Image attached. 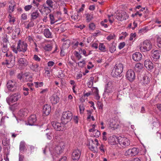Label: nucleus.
Listing matches in <instances>:
<instances>
[{
    "label": "nucleus",
    "instance_id": "6",
    "mask_svg": "<svg viewBox=\"0 0 161 161\" xmlns=\"http://www.w3.org/2000/svg\"><path fill=\"white\" fill-rule=\"evenodd\" d=\"M116 139L119 144L123 147L127 146L130 144V140L125 137L119 136Z\"/></svg>",
    "mask_w": 161,
    "mask_h": 161
},
{
    "label": "nucleus",
    "instance_id": "20",
    "mask_svg": "<svg viewBox=\"0 0 161 161\" xmlns=\"http://www.w3.org/2000/svg\"><path fill=\"white\" fill-rule=\"evenodd\" d=\"M109 122L110 126L112 127L114 129H117L119 127V125L117 119H111Z\"/></svg>",
    "mask_w": 161,
    "mask_h": 161
},
{
    "label": "nucleus",
    "instance_id": "18",
    "mask_svg": "<svg viewBox=\"0 0 161 161\" xmlns=\"http://www.w3.org/2000/svg\"><path fill=\"white\" fill-rule=\"evenodd\" d=\"M152 56L154 61H156L159 58L161 54V52L158 50H153Z\"/></svg>",
    "mask_w": 161,
    "mask_h": 161
},
{
    "label": "nucleus",
    "instance_id": "38",
    "mask_svg": "<svg viewBox=\"0 0 161 161\" xmlns=\"http://www.w3.org/2000/svg\"><path fill=\"white\" fill-rule=\"evenodd\" d=\"M19 151L21 152H24L25 149V143L24 141H21L20 143Z\"/></svg>",
    "mask_w": 161,
    "mask_h": 161
},
{
    "label": "nucleus",
    "instance_id": "54",
    "mask_svg": "<svg viewBox=\"0 0 161 161\" xmlns=\"http://www.w3.org/2000/svg\"><path fill=\"white\" fill-rule=\"evenodd\" d=\"M158 46L161 48V36L158 37L157 39Z\"/></svg>",
    "mask_w": 161,
    "mask_h": 161
},
{
    "label": "nucleus",
    "instance_id": "19",
    "mask_svg": "<svg viewBox=\"0 0 161 161\" xmlns=\"http://www.w3.org/2000/svg\"><path fill=\"white\" fill-rule=\"evenodd\" d=\"M20 97L21 96L19 94L15 93L10 96L9 101L12 103H13L17 102Z\"/></svg>",
    "mask_w": 161,
    "mask_h": 161
},
{
    "label": "nucleus",
    "instance_id": "3",
    "mask_svg": "<svg viewBox=\"0 0 161 161\" xmlns=\"http://www.w3.org/2000/svg\"><path fill=\"white\" fill-rule=\"evenodd\" d=\"M123 68V64L121 63L116 64L112 70L111 75L114 77H115L121 76Z\"/></svg>",
    "mask_w": 161,
    "mask_h": 161
},
{
    "label": "nucleus",
    "instance_id": "11",
    "mask_svg": "<svg viewBox=\"0 0 161 161\" xmlns=\"http://www.w3.org/2000/svg\"><path fill=\"white\" fill-rule=\"evenodd\" d=\"M138 79L140 83L142 85H146L150 82V78L146 75H142V76H138Z\"/></svg>",
    "mask_w": 161,
    "mask_h": 161
},
{
    "label": "nucleus",
    "instance_id": "15",
    "mask_svg": "<svg viewBox=\"0 0 161 161\" xmlns=\"http://www.w3.org/2000/svg\"><path fill=\"white\" fill-rule=\"evenodd\" d=\"M81 155V151L76 149L73 151L72 153V158L73 160H78Z\"/></svg>",
    "mask_w": 161,
    "mask_h": 161
},
{
    "label": "nucleus",
    "instance_id": "25",
    "mask_svg": "<svg viewBox=\"0 0 161 161\" xmlns=\"http://www.w3.org/2000/svg\"><path fill=\"white\" fill-rule=\"evenodd\" d=\"M9 58V60H8L9 64L8 66L9 68H11L15 64V57L13 55H11L10 57Z\"/></svg>",
    "mask_w": 161,
    "mask_h": 161
},
{
    "label": "nucleus",
    "instance_id": "5",
    "mask_svg": "<svg viewBox=\"0 0 161 161\" xmlns=\"http://www.w3.org/2000/svg\"><path fill=\"white\" fill-rule=\"evenodd\" d=\"M72 118V113L69 111H66L63 113L61 119L63 123L66 124Z\"/></svg>",
    "mask_w": 161,
    "mask_h": 161
},
{
    "label": "nucleus",
    "instance_id": "4",
    "mask_svg": "<svg viewBox=\"0 0 161 161\" xmlns=\"http://www.w3.org/2000/svg\"><path fill=\"white\" fill-rule=\"evenodd\" d=\"M152 46V44L150 41L146 40L140 45V49L142 52L148 51L151 49Z\"/></svg>",
    "mask_w": 161,
    "mask_h": 161
},
{
    "label": "nucleus",
    "instance_id": "51",
    "mask_svg": "<svg viewBox=\"0 0 161 161\" xmlns=\"http://www.w3.org/2000/svg\"><path fill=\"white\" fill-rule=\"evenodd\" d=\"M33 59L37 62H39L41 60V58L36 54L34 55Z\"/></svg>",
    "mask_w": 161,
    "mask_h": 161
},
{
    "label": "nucleus",
    "instance_id": "7",
    "mask_svg": "<svg viewBox=\"0 0 161 161\" xmlns=\"http://www.w3.org/2000/svg\"><path fill=\"white\" fill-rule=\"evenodd\" d=\"M99 143L97 139H95L94 140H91L89 142V149L94 152H96L97 151V146L98 145Z\"/></svg>",
    "mask_w": 161,
    "mask_h": 161
},
{
    "label": "nucleus",
    "instance_id": "40",
    "mask_svg": "<svg viewBox=\"0 0 161 161\" xmlns=\"http://www.w3.org/2000/svg\"><path fill=\"white\" fill-rule=\"evenodd\" d=\"M94 78L91 77L89 80V81L87 83V85L89 88H91L93 85Z\"/></svg>",
    "mask_w": 161,
    "mask_h": 161
},
{
    "label": "nucleus",
    "instance_id": "28",
    "mask_svg": "<svg viewBox=\"0 0 161 161\" xmlns=\"http://www.w3.org/2000/svg\"><path fill=\"white\" fill-rule=\"evenodd\" d=\"M30 69L32 71L37 72L38 71L39 64L36 63H32L30 64L29 65Z\"/></svg>",
    "mask_w": 161,
    "mask_h": 161
},
{
    "label": "nucleus",
    "instance_id": "37",
    "mask_svg": "<svg viewBox=\"0 0 161 161\" xmlns=\"http://www.w3.org/2000/svg\"><path fill=\"white\" fill-rule=\"evenodd\" d=\"M49 18L50 20V24L52 25L58 21V19L52 14H49Z\"/></svg>",
    "mask_w": 161,
    "mask_h": 161
},
{
    "label": "nucleus",
    "instance_id": "49",
    "mask_svg": "<svg viewBox=\"0 0 161 161\" xmlns=\"http://www.w3.org/2000/svg\"><path fill=\"white\" fill-rule=\"evenodd\" d=\"M53 133L52 131L46 133V135L47 138L48 140H51L52 138Z\"/></svg>",
    "mask_w": 161,
    "mask_h": 161
},
{
    "label": "nucleus",
    "instance_id": "29",
    "mask_svg": "<svg viewBox=\"0 0 161 161\" xmlns=\"http://www.w3.org/2000/svg\"><path fill=\"white\" fill-rule=\"evenodd\" d=\"M92 92L93 95L95 96L96 99L99 100L100 98V96L98 94V90L97 87H93L92 88Z\"/></svg>",
    "mask_w": 161,
    "mask_h": 161
},
{
    "label": "nucleus",
    "instance_id": "63",
    "mask_svg": "<svg viewBox=\"0 0 161 161\" xmlns=\"http://www.w3.org/2000/svg\"><path fill=\"white\" fill-rule=\"evenodd\" d=\"M34 25V22L32 21H30L27 25V26L26 27V28L27 29H28L30 27H33Z\"/></svg>",
    "mask_w": 161,
    "mask_h": 161
},
{
    "label": "nucleus",
    "instance_id": "47",
    "mask_svg": "<svg viewBox=\"0 0 161 161\" xmlns=\"http://www.w3.org/2000/svg\"><path fill=\"white\" fill-rule=\"evenodd\" d=\"M34 85L36 88L38 87H41L43 85V83L42 82H34Z\"/></svg>",
    "mask_w": 161,
    "mask_h": 161
},
{
    "label": "nucleus",
    "instance_id": "52",
    "mask_svg": "<svg viewBox=\"0 0 161 161\" xmlns=\"http://www.w3.org/2000/svg\"><path fill=\"white\" fill-rule=\"evenodd\" d=\"M115 36L114 34H110L107 37V39L108 41H110L112 39H114L115 37Z\"/></svg>",
    "mask_w": 161,
    "mask_h": 161
},
{
    "label": "nucleus",
    "instance_id": "33",
    "mask_svg": "<svg viewBox=\"0 0 161 161\" xmlns=\"http://www.w3.org/2000/svg\"><path fill=\"white\" fill-rule=\"evenodd\" d=\"M143 68V65L142 64L140 63H136L135 67V69L137 72H140Z\"/></svg>",
    "mask_w": 161,
    "mask_h": 161
},
{
    "label": "nucleus",
    "instance_id": "35",
    "mask_svg": "<svg viewBox=\"0 0 161 161\" xmlns=\"http://www.w3.org/2000/svg\"><path fill=\"white\" fill-rule=\"evenodd\" d=\"M81 17V15L80 14L75 13L74 15L71 16V18L75 21H78L79 20Z\"/></svg>",
    "mask_w": 161,
    "mask_h": 161
},
{
    "label": "nucleus",
    "instance_id": "21",
    "mask_svg": "<svg viewBox=\"0 0 161 161\" xmlns=\"http://www.w3.org/2000/svg\"><path fill=\"white\" fill-rule=\"evenodd\" d=\"M36 120V116L35 115H32L29 118L28 120V125H35Z\"/></svg>",
    "mask_w": 161,
    "mask_h": 161
},
{
    "label": "nucleus",
    "instance_id": "34",
    "mask_svg": "<svg viewBox=\"0 0 161 161\" xmlns=\"http://www.w3.org/2000/svg\"><path fill=\"white\" fill-rule=\"evenodd\" d=\"M116 44L114 43H112L108 45L109 51L111 53H113L116 50Z\"/></svg>",
    "mask_w": 161,
    "mask_h": 161
},
{
    "label": "nucleus",
    "instance_id": "60",
    "mask_svg": "<svg viewBox=\"0 0 161 161\" xmlns=\"http://www.w3.org/2000/svg\"><path fill=\"white\" fill-rule=\"evenodd\" d=\"M75 55L76 57L78 60H80L81 58V56L77 52L75 51Z\"/></svg>",
    "mask_w": 161,
    "mask_h": 161
},
{
    "label": "nucleus",
    "instance_id": "41",
    "mask_svg": "<svg viewBox=\"0 0 161 161\" xmlns=\"http://www.w3.org/2000/svg\"><path fill=\"white\" fill-rule=\"evenodd\" d=\"M85 15L86 18V20L88 22H90L92 20L93 17L92 15L88 13L85 14Z\"/></svg>",
    "mask_w": 161,
    "mask_h": 161
},
{
    "label": "nucleus",
    "instance_id": "64",
    "mask_svg": "<svg viewBox=\"0 0 161 161\" xmlns=\"http://www.w3.org/2000/svg\"><path fill=\"white\" fill-rule=\"evenodd\" d=\"M125 45V42H122L120 43L119 45V48L121 49L123 48Z\"/></svg>",
    "mask_w": 161,
    "mask_h": 161
},
{
    "label": "nucleus",
    "instance_id": "31",
    "mask_svg": "<svg viewBox=\"0 0 161 161\" xmlns=\"http://www.w3.org/2000/svg\"><path fill=\"white\" fill-rule=\"evenodd\" d=\"M108 142L111 145H115L116 144L115 140V136H110L108 138Z\"/></svg>",
    "mask_w": 161,
    "mask_h": 161
},
{
    "label": "nucleus",
    "instance_id": "59",
    "mask_svg": "<svg viewBox=\"0 0 161 161\" xmlns=\"http://www.w3.org/2000/svg\"><path fill=\"white\" fill-rule=\"evenodd\" d=\"M3 44H6L8 42V38L7 37V35H6L5 37L3 38Z\"/></svg>",
    "mask_w": 161,
    "mask_h": 161
},
{
    "label": "nucleus",
    "instance_id": "27",
    "mask_svg": "<svg viewBox=\"0 0 161 161\" xmlns=\"http://www.w3.org/2000/svg\"><path fill=\"white\" fill-rule=\"evenodd\" d=\"M40 16V14L38 10H36L35 11L33 12L31 14V19L32 20H35L39 17Z\"/></svg>",
    "mask_w": 161,
    "mask_h": 161
},
{
    "label": "nucleus",
    "instance_id": "2",
    "mask_svg": "<svg viewBox=\"0 0 161 161\" xmlns=\"http://www.w3.org/2000/svg\"><path fill=\"white\" fill-rule=\"evenodd\" d=\"M12 50L16 54H17L18 51L19 52H22L25 53L27 50V44L24 42H22L19 40L17 43L16 48L14 46H12L11 47Z\"/></svg>",
    "mask_w": 161,
    "mask_h": 161
},
{
    "label": "nucleus",
    "instance_id": "44",
    "mask_svg": "<svg viewBox=\"0 0 161 161\" xmlns=\"http://www.w3.org/2000/svg\"><path fill=\"white\" fill-rule=\"evenodd\" d=\"M8 17L9 18V22L11 24L12 23H13L12 24H13L15 21L14 18L12 17L11 14H9Z\"/></svg>",
    "mask_w": 161,
    "mask_h": 161
},
{
    "label": "nucleus",
    "instance_id": "50",
    "mask_svg": "<svg viewBox=\"0 0 161 161\" xmlns=\"http://www.w3.org/2000/svg\"><path fill=\"white\" fill-rule=\"evenodd\" d=\"M105 47L103 43H100L99 46V49L102 51H104Z\"/></svg>",
    "mask_w": 161,
    "mask_h": 161
},
{
    "label": "nucleus",
    "instance_id": "16",
    "mask_svg": "<svg viewBox=\"0 0 161 161\" xmlns=\"http://www.w3.org/2000/svg\"><path fill=\"white\" fill-rule=\"evenodd\" d=\"M114 89L111 82H109L105 86L104 93L105 94L111 93L113 91Z\"/></svg>",
    "mask_w": 161,
    "mask_h": 161
},
{
    "label": "nucleus",
    "instance_id": "23",
    "mask_svg": "<svg viewBox=\"0 0 161 161\" xmlns=\"http://www.w3.org/2000/svg\"><path fill=\"white\" fill-rule=\"evenodd\" d=\"M50 99L51 103L53 104H56L59 101V97L56 94L52 95L50 97Z\"/></svg>",
    "mask_w": 161,
    "mask_h": 161
},
{
    "label": "nucleus",
    "instance_id": "30",
    "mask_svg": "<svg viewBox=\"0 0 161 161\" xmlns=\"http://www.w3.org/2000/svg\"><path fill=\"white\" fill-rule=\"evenodd\" d=\"M44 35L47 38H52V33L49 29H46L44 30Z\"/></svg>",
    "mask_w": 161,
    "mask_h": 161
},
{
    "label": "nucleus",
    "instance_id": "39",
    "mask_svg": "<svg viewBox=\"0 0 161 161\" xmlns=\"http://www.w3.org/2000/svg\"><path fill=\"white\" fill-rule=\"evenodd\" d=\"M53 48V46L52 44H45L44 47V49L46 51H50Z\"/></svg>",
    "mask_w": 161,
    "mask_h": 161
},
{
    "label": "nucleus",
    "instance_id": "12",
    "mask_svg": "<svg viewBox=\"0 0 161 161\" xmlns=\"http://www.w3.org/2000/svg\"><path fill=\"white\" fill-rule=\"evenodd\" d=\"M17 83L15 80H9L7 83V86L9 90L13 91L17 86Z\"/></svg>",
    "mask_w": 161,
    "mask_h": 161
},
{
    "label": "nucleus",
    "instance_id": "48",
    "mask_svg": "<svg viewBox=\"0 0 161 161\" xmlns=\"http://www.w3.org/2000/svg\"><path fill=\"white\" fill-rule=\"evenodd\" d=\"M79 67L82 68L86 64V62L84 59H83L82 61H80V62L77 63Z\"/></svg>",
    "mask_w": 161,
    "mask_h": 161
},
{
    "label": "nucleus",
    "instance_id": "42",
    "mask_svg": "<svg viewBox=\"0 0 161 161\" xmlns=\"http://www.w3.org/2000/svg\"><path fill=\"white\" fill-rule=\"evenodd\" d=\"M2 51L3 53H5L8 51L7 48V44H3V47L2 48Z\"/></svg>",
    "mask_w": 161,
    "mask_h": 161
},
{
    "label": "nucleus",
    "instance_id": "9",
    "mask_svg": "<svg viewBox=\"0 0 161 161\" xmlns=\"http://www.w3.org/2000/svg\"><path fill=\"white\" fill-rule=\"evenodd\" d=\"M116 18L118 20L122 21L127 19L128 16L125 12L121 11L116 14Z\"/></svg>",
    "mask_w": 161,
    "mask_h": 161
},
{
    "label": "nucleus",
    "instance_id": "57",
    "mask_svg": "<svg viewBox=\"0 0 161 161\" xmlns=\"http://www.w3.org/2000/svg\"><path fill=\"white\" fill-rule=\"evenodd\" d=\"M32 7V6L31 5H27L24 7V9L26 11H28Z\"/></svg>",
    "mask_w": 161,
    "mask_h": 161
},
{
    "label": "nucleus",
    "instance_id": "36",
    "mask_svg": "<svg viewBox=\"0 0 161 161\" xmlns=\"http://www.w3.org/2000/svg\"><path fill=\"white\" fill-rule=\"evenodd\" d=\"M23 79H24L25 81H31L32 80V76L31 75H29L26 73L23 75Z\"/></svg>",
    "mask_w": 161,
    "mask_h": 161
},
{
    "label": "nucleus",
    "instance_id": "17",
    "mask_svg": "<svg viewBox=\"0 0 161 161\" xmlns=\"http://www.w3.org/2000/svg\"><path fill=\"white\" fill-rule=\"evenodd\" d=\"M144 65L146 68L149 70H151L153 69V63L148 59H147L144 62Z\"/></svg>",
    "mask_w": 161,
    "mask_h": 161
},
{
    "label": "nucleus",
    "instance_id": "46",
    "mask_svg": "<svg viewBox=\"0 0 161 161\" xmlns=\"http://www.w3.org/2000/svg\"><path fill=\"white\" fill-rule=\"evenodd\" d=\"M46 3L49 8H52L53 7V2L51 0H47L46 1Z\"/></svg>",
    "mask_w": 161,
    "mask_h": 161
},
{
    "label": "nucleus",
    "instance_id": "13",
    "mask_svg": "<svg viewBox=\"0 0 161 161\" xmlns=\"http://www.w3.org/2000/svg\"><path fill=\"white\" fill-rule=\"evenodd\" d=\"M126 78L130 81H133L135 78V74L132 69L128 70L127 72Z\"/></svg>",
    "mask_w": 161,
    "mask_h": 161
},
{
    "label": "nucleus",
    "instance_id": "45",
    "mask_svg": "<svg viewBox=\"0 0 161 161\" xmlns=\"http://www.w3.org/2000/svg\"><path fill=\"white\" fill-rule=\"evenodd\" d=\"M69 40H66L65 41L63 44L62 47L63 48H68L69 46Z\"/></svg>",
    "mask_w": 161,
    "mask_h": 161
},
{
    "label": "nucleus",
    "instance_id": "53",
    "mask_svg": "<svg viewBox=\"0 0 161 161\" xmlns=\"http://www.w3.org/2000/svg\"><path fill=\"white\" fill-rule=\"evenodd\" d=\"M23 90L24 91L23 94L25 96H27L29 94V89L26 88L25 87H23Z\"/></svg>",
    "mask_w": 161,
    "mask_h": 161
},
{
    "label": "nucleus",
    "instance_id": "62",
    "mask_svg": "<svg viewBox=\"0 0 161 161\" xmlns=\"http://www.w3.org/2000/svg\"><path fill=\"white\" fill-rule=\"evenodd\" d=\"M17 78L19 79L21 81L24 82V79H23V75H22L21 74H19L17 75Z\"/></svg>",
    "mask_w": 161,
    "mask_h": 161
},
{
    "label": "nucleus",
    "instance_id": "10",
    "mask_svg": "<svg viewBox=\"0 0 161 161\" xmlns=\"http://www.w3.org/2000/svg\"><path fill=\"white\" fill-rule=\"evenodd\" d=\"M138 152L139 151L137 148L133 147L127 150L125 153V155L126 156H134L137 155Z\"/></svg>",
    "mask_w": 161,
    "mask_h": 161
},
{
    "label": "nucleus",
    "instance_id": "24",
    "mask_svg": "<svg viewBox=\"0 0 161 161\" xmlns=\"http://www.w3.org/2000/svg\"><path fill=\"white\" fill-rule=\"evenodd\" d=\"M89 131L90 132H92L91 134V136L92 137H98L100 135L99 131L97 130H93L92 129H90Z\"/></svg>",
    "mask_w": 161,
    "mask_h": 161
},
{
    "label": "nucleus",
    "instance_id": "1",
    "mask_svg": "<svg viewBox=\"0 0 161 161\" xmlns=\"http://www.w3.org/2000/svg\"><path fill=\"white\" fill-rule=\"evenodd\" d=\"M65 147V143L64 142H61L57 146H53V147L49 148V150L52 155L57 157L63 151Z\"/></svg>",
    "mask_w": 161,
    "mask_h": 161
},
{
    "label": "nucleus",
    "instance_id": "55",
    "mask_svg": "<svg viewBox=\"0 0 161 161\" xmlns=\"http://www.w3.org/2000/svg\"><path fill=\"white\" fill-rule=\"evenodd\" d=\"M92 94V93L91 92H88L85 93H83V95L82 97V98L84 99H87V97L90 96Z\"/></svg>",
    "mask_w": 161,
    "mask_h": 161
},
{
    "label": "nucleus",
    "instance_id": "58",
    "mask_svg": "<svg viewBox=\"0 0 161 161\" xmlns=\"http://www.w3.org/2000/svg\"><path fill=\"white\" fill-rule=\"evenodd\" d=\"M15 6H11L10 5H9V13L11 14V13L14 11V8Z\"/></svg>",
    "mask_w": 161,
    "mask_h": 161
},
{
    "label": "nucleus",
    "instance_id": "56",
    "mask_svg": "<svg viewBox=\"0 0 161 161\" xmlns=\"http://www.w3.org/2000/svg\"><path fill=\"white\" fill-rule=\"evenodd\" d=\"M79 108H80V113H83L85 109V107L82 104L80 105H79Z\"/></svg>",
    "mask_w": 161,
    "mask_h": 161
},
{
    "label": "nucleus",
    "instance_id": "8",
    "mask_svg": "<svg viewBox=\"0 0 161 161\" xmlns=\"http://www.w3.org/2000/svg\"><path fill=\"white\" fill-rule=\"evenodd\" d=\"M54 129L56 130L63 131L64 129V123H60L56 122H52L51 123Z\"/></svg>",
    "mask_w": 161,
    "mask_h": 161
},
{
    "label": "nucleus",
    "instance_id": "32",
    "mask_svg": "<svg viewBox=\"0 0 161 161\" xmlns=\"http://www.w3.org/2000/svg\"><path fill=\"white\" fill-rule=\"evenodd\" d=\"M27 110L26 108L21 109L18 112V114L21 117L26 116L27 114Z\"/></svg>",
    "mask_w": 161,
    "mask_h": 161
},
{
    "label": "nucleus",
    "instance_id": "43",
    "mask_svg": "<svg viewBox=\"0 0 161 161\" xmlns=\"http://www.w3.org/2000/svg\"><path fill=\"white\" fill-rule=\"evenodd\" d=\"M2 143L4 146H7L9 145V141L7 138H4L2 140Z\"/></svg>",
    "mask_w": 161,
    "mask_h": 161
},
{
    "label": "nucleus",
    "instance_id": "14",
    "mask_svg": "<svg viewBox=\"0 0 161 161\" xmlns=\"http://www.w3.org/2000/svg\"><path fill=\"white\" fill-rule=\"evenodd\" d=\"M19 68H24L28 64L27 60L25 58H19L18 61Z\"/></svg>",
    "mask_w": 161,
    "mask_h": 161
},
{
    "label": "nucleus",
    "instance_id": "61",
    "mask_svg": "<svg viewBox=\"0 0 161 161\" xmlns=\"http://www.w3.org/2000/svg\"><path fill=\"white\" fill-rule=\"evenodd\" d=\"M89 27L90 29L94 30L95 29V25L93 23H91L89 25Z\"/></svg>",
    "mask_w": 161,
    "mask_h": 161
},
{
    "label": "nucleus",
    "instance_id": "22",
    "mask_svg": "<svg viewBox=\"0 0 161 161\" xmlns=\"http://www.w3.org/2000/svg\"><path fill=\"white\" fill-rule=\"evenodd\" d=\"M51 110L50 106L48 104H46L43 106V112L45 115H47L50 113Z\"/></svg>",
    "mask_w": 161,
    "mask_h": 161
},
{
    "label": "nucleus",
    "instance_id": "26",
    "mask_svg": "<svg viewBox=\"0 0 161 161\" xmlns=\"http://www.w3.org/2000/svg\"><path fill=\"white\" fill-rule=\"evenodd\" d=\"M141 54L139 52H136L133 54L132 57L133 59L135 61H139L142 58Z\"/></svg>",
    "mask_w": 161,
    "mask_h": 161
}]
</instances>
